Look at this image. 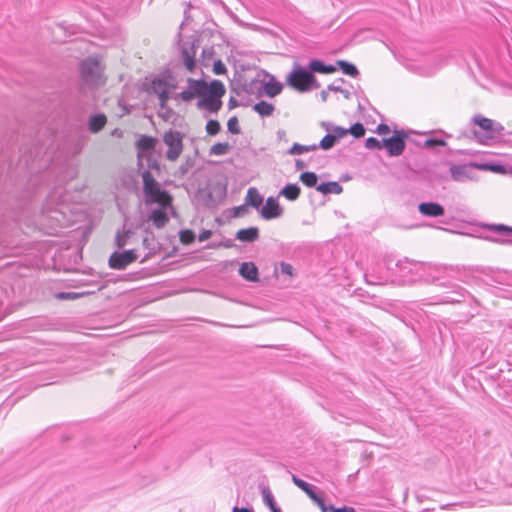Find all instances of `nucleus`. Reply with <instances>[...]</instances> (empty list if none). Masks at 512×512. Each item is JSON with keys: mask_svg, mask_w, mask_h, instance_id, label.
Instances as JSON below:
<instances>
[{"mask_svg": "<svg viewBox=\"0 0 512 512\" xmlns=\"http://www.w3.org/2000/svg\"><path fill=\"white\" fill-rule=\"evenodd\" d=\"M283 213L284 208L280 205L278 199L274 196H269L259 211L261 218L264 220L280 218Z\"/></svg>", "mask_w": 512, "mask_h": 512, "instance_id": "ddd939ff", "label": "nucleus"}, {"mask_svg": "<svg viewBox=\"0 0 512 512\" xmlns=\"http://www.w3.org/2000/svg\"><path fill=\"white\" fill-rule=\"evenodd\" d=\"M375 132L379 135H388L391 132V129L389 125L385 123H380L377 127Z\"/></svg>", "mask_w": 512, "mask_h": 512, "instance_id": "680f3d73", "label": "nucleus"}, {"mask_svg": "<svg viewBox=\"0 0 512 512\" xmlns=\"http://www.w3.org/2000/svg\"><path fill=\"white\" fill-rule=\"evenodd\" d=\"M232 512H254V509L252 507H238V506H234L232 508Z\"/></svg>", "mask_w": 512, "mask_h": 512, "instance_id": "774afa93", "label": "nucleus"}, {"mask_svg": "<svg viewBox=\"0 0 512 512\" xmlns=\"http://www.w3.org/2000/svg\"><path fill=\"white\" fill-rule=\"evenodd\" d=\"M482 227L497 235L506 237L507 239L491 238L496 243H510L512 244V227L505 224H483Z\"/></svg>", "mask_w": 512, "mask_h": 512, "instance_id": "dca6fc26", "label": "nucleus"}, {"mask_svg": "<svg viewBox=\"0 0 512 512\" xmlns=\"http://www.w3.org/2000/svg\"><path fill=\"white\" fill-rule=\"evenodd\" d=\"M187 88L183 90L180 93H176L173 95L174 99H180L183 102H191L195 98L201 99L202 97H205L211 89L212 86V80L210 82H207L205 79H194V78H188L187 79Z\"/></svg>", "mask_w": 512, "mask_h": 512, "instance_id": "7ed1b4c3", "label": "nucleus"}, {"mask_svg": "<svg viewBox=\"0 0 512 512\" xmlns=\"http://www.w3.org/2000/svg\"><path fill=\"white\" fill-rule=\"evenodd\" d=\"M315 74H316L315 72L310 73L307 83L303 89V93L310 92V91L318 89L320 87V83L317 80Z\"/></svg>", "mask_w": 512, "mask_h": 512, "instance_id": "49530a36", "label": "nucleus"}, {"mask_svg": "<svg viewBox=\"0 0 512 512\" xmlns=\"http://www.w3.org/2000/svg\"><path fill=\"white\" fill-rule=\"evenodd\" d=\"M138 259L136 250L114 251L108 259V265L114 270H124L128 265Z\"/></svg>", "mask_w": 512, "mask_h": 512, "instance_id": "1a4fd4ad", "label": "nucleus"}, {"mask_svg": "<svg viewBox=\"0 0 512 512\" xmlns=\"http://www.w3.org/2000/svg\"><path fill=\"white\" fill-rule=\"evenodd\" d=\"M293 270L294 269H293L291 264L286 263V262H281L280 263V271H281L282 274L292 276L293 275Z\"/></svg>", "mask_w": 512, "mask_h": 512, "instance_id": "052dcab7", "label": "nucleus"}, {"mask_svg": "<svg viewBox=\"0 0 512 512\" xmlns=\"http://www.w3.org/2000/svg\"><path fill=\"white\" fill-rule=\"evenodd\" d=\"M19 142V136L12 135L6 142V146L0 151L1 173L6 167V179H8L17 190L24 191L28 196L36 193L37 188L47 180L46 170L48 160L42 159V145L38 138H26L22 136L18 147V161L14 165L11 153L14 152L15 143Z\"/></svg>", "mask_w": 512, "mask_h": 512, "instance_id": "f257e3e1", "label": "nucleus"}, {"mask_svg": "<svg viewBox=\"0 0 512 512\" xmlns=\"http://www.w3.org/2000/svg\"><path fill=\"white\" fill-rule=\"evenodd\" d=\"M200 46V39L198 36L193 37L191 41H185L180 47L181 59L187 71L193 73L197 66L196 52Z\"/></svg>", "mask_w": 512, "mask_h": 512, "instance_id": "6e6552de", "label": "nucleus"}, {"mask_svg": "<svg viewBox=\"0 0 512 512\" xmlns=\"http://www.w3.org/2000/svg\"><path fill=\"white\" fill-rule=\"evenodd\" d=\"M317 149H318V146H316V144L302 145V144L296 142L289 148L287 153L290 155H301L305 152H311V151H315Z\"/></svg>", "mask_w": 512, "mask_h": 512, "instance_id": "c9c22d12", "label": "nucleus"}, {"mask_svg": "<svg viewBox=\"0 0 512 512\" xmlns=\"http://www.w3.org/2000/svg\"><path fill=\"white\" fill-rule=\"evenodd\" d=\"M365 147L369 150H381L384 149V145H382V140H379L376 137H368L365 140Z\"/></svg>", "mask_w": 512, "mask_h": 512, "instance_id": "603ef678", "label": "nucleus"}, {"mask_svg": "<svg viewBox=\"0 0 512 512\" xmlns=\"http://www.w3.org/2000/svg\"><path fill=\"white\" fill-rule=\"evenodd\" d=\"M344 82H345L344 78H338L333 83L328 85V90L333 91V92H339L344 96L345 99H350L351 98L350 91L347 89H344L340 85L336 84V83H344Z\"/></svg>", "mask_w": 512, "mask_h": 512, "instance_id": "ea45409f", "label": "nucleus"}, {"mask_svg": "<svg viewBox=\"0 0 512 512\" xmlns=\"http://www.w3.org/2000/svg\"><path fill=\"white\" fill-rule=\"evenodd\" d=\"M196 235L191 229H182L179 232L180 242L184 245H190L195 241Z\"/></svg>", "mask_w": 512, "mask_h": 512, "instance_id": "79ce46f5", "label": "nucleus"}, {"mask_svg": "<svg viewBox=\"0 0 512 512\" xmlns=\"http://www.w3.org/2000/svg\"><path fill=\"white\" fill-rule=\"evenodd\" d=\"M141 177L143 181V189L159 184V182H157V180L148 169H145L141 172Z\"/></svg>", "mask_w": 512, "mask_h": 512, "instance_id": "a18cd8bd", "label": "nucleus"}, {"mask_svg": "<svg viewBox=\"0 0 512 512\" xmlns=\"http://www.w3.org/2000/svg\"><path fill=\"white\" fill-rule=\"evenodd\" d=\"M256 82L257 80L254 79L250 83H247L244 77L239 75L238 80H232L230 82V91L235 96H240L242 93L251 94L253 93V86Z\"/></svg>", "mask_w": 512, "mask_h": 512, "instance_id": "6ab92c4d", "label": "nucleus"}, {"mask_svg": "<svg viewBox=\"0 0 512 512\" xmlns=\"http://www.w3.org/2000/svg\"><path fill=\"white\" fill-rule=\"evenodd\" d=\"M260 237L259 229L256 226L239 229L235 234V239L243 243H253Z\"/></svg>", "mask_w": 512, "mask_h": 512, "instance_id": "412c9836", "label": "nucleus"}, {"mask_svg": "<svg viewBox=\"0 0 512 512\" xmlns=\"http://www.w3.org/2000/svg\"><path fill=\"white\" fill-rule=\"evenodd\" d=\"M504 127L501 123L494 121L493 130H492V139H494L497 135H500Z\"/></svg>", "mask_w": 512, "mask_h": 512, "instance_id": "69168bd1", "label": "nucleus"}, {"mask_svg": "<svg viewBox=\"0 0 512 512\" xmlns=\"http://www.w3.org/2000/svg\"><path fill=\"white\" fill-rule=\"evenodd\" d=\"M438 285L443 286V287L453 288L452 294L457 295V297L451 296V295L443 296L442 302H444V303H452V304L461 303L463 301V298L465 297V295L469 294L464 288H462L458 284L447 285L444 282H440Z\"/></svg>", "mask_w": 512, "mask_h": 512, "instance_id": "4be33fe9", "label": "nucleus"}, {"mask_svg": "<svg viewBox=\"0 0 512 512\" xmlns=\"http://www.w3.org/2000/svg\"><path fill=\"white\" fill-rule=\"evenodd\" d=\"M310 68L313 72L319 73V74H333L337 71L336 63L333 64H326L323 60L318 58H312L309 61Z\"/></svg>", "mask_w": 512, "mask_h": 512, "instance_id": "b1692460", "label": "nucleus"}, {"mask_svg": "<svg viewBox=\"0 0 512 512\" xmlns=\"http://www.w3.org/2000/svg\"><path fill=\"white\" fill-rule=\"evenodd\" d=\"M408 139V131L404 129H395L392 136L382 139V145H384V149L389 157H398L405 151Z\"/></svg>", "mask_w": 512, "mask_h": 512, "instance_id": "20e7f679", "label": "nucleus"}, {"mask_svg": "<svg viewBox=\"0 0 512 512\" xmlns=\"http://www.w3.org/2000/svg\"><path fill=\"white\" fill-rule=\"evenodd\" d=\"M311 72L313 71L309 63L307 66H302L298 62H294L292 70L286 76L285 83L295 91L303 93V89Z\"/></svg>", "mask_w": 512, "mask_h": 512, "instance_id": "39448f33", "label": "nucleus"}, {"mask_svg": "<svg viewBox=\"0 0 512 512\" xmlns=\"http://www.w3.org/2000/svg\"><path fill=\"white\" fill-rule=\"evenodd\" d=\"M337 141L334 139L333 135L331 133H327L319 142V144H316L318 148L322 150H330L335 146Z\"/></svg>", "mask_w": 512, "mask_h": 512, "instance_id": "37998d69", "label": "nucleus"}, {"mask_svg": "<svg viewBox=\"0 0 512 512\" xmlns=\"http://www.w3.org/2000/svg\"><path fill=\"white\" fill-rule=\"evenodd\" d=\"M331 134L333 135L334 139L338 142L340 139L348 135V131L347 128L335 125Z\"/></svg>", "mask_w": 512, "mask_h": 512, "instance_id": "6e6d98bb", "label": "nucleus"}, {"mask_svg": "<svg viewBox=\"0 0 512 512\" xmlns=\"http://www.w3.org/2000/svg\"><path fill=\"white\" fill-rule=\"evenodd\" d=\"M212 71L216 75H223L227 72V68L221 59H217L213 63Z\"/></svg>", "mask_w": 512, "mask_h": 512, "instance_id": "5fc2aeb1", "label": "nucleus"}, {"mask_svg": "<svg viewBox=\"0 0 512 512\" xmlns=\"http://www.w3.org/2000/svg\"><path fill=\"white\" fill-rule=\"evenodd\" d=\"M227 130L229 133L233 135H237L241 133V129L239 126V120L237 116H232L227 121Z\"/></svg>", "mask_w": 512, "mask_h": 512, "instance_id": "de8ad7c7", "label": "nucleus"}, {"mask_svg": "<svg viewBox=\"0 0 512 512\" xmlns=\"http://www.w3.org/2000/svg\"><path fill=\"white\" fill-rule=\"evenodd\" d=\"M82 80L89 85H98L101 78L100 62L96 58L88 57L80 64Z\"/></svg>", "mask_w": 512, "mask_h": 512, "instance_id": "0eeeda50", "label": "nucleus"}, {"mask_svg": "<svg viewBox=\"0 0 512 512\" xmlns=\"http://www.w3.org/2000/svg\"><path fill=\"white\" fill-rule=\"evenodd\" d=\"M144 161L146 162V166L149 171H150V169H152L159 173L160 163L157 160V158H155V156L153 154L144 156L143 162Z\"/></svg>", "mask_w": 512, "mask_h": 512, "instance_id": "8fccbe9b", "label": "nucleus"}, {"mask_svg": "<svg viewBox=\"0 0 512 512\" xmlns=\"http://www.w3.org/2000/svg\"><path fill=\"white\" fill-rule=\"evenodd\" d=\"M198 155V150H195L194 156H186L185 161L178 167V169L175 171L174 176L177 178H183L185 177L191 168L195 166L196 163V156Z\"/></svg>", "mask_w": 512, "mask_h": 512, "instance_id": "cd10ccee", "label": "nucleus"}, {"mask_svg": "<svg viewBox=\"0 0 512 512\" xmlns=\"http://www.w3.org/2000/svg\"><path fill=\"white\" fill-rule=\"evenodd\" d=\"M144 202L146 205L171 204L172 196L166 189L161 188L160 184L143 189Z\"/></svg>", "mask_w": 512, "mask_h": 512, "instance_id": "9d476101", "label": "nucleus"}, {"mask_svg": "<svg viewBox=\"0 0 512 512\" xmlns=\"http://www.w3.org/2000/svg\"><path fill=\"white\" fill-rule=\"evenodd\" d=\"M471 167L482 169V170H489L494 173L504 174L506 172V166L501 163H495V162H486V163H470Z\"/></svg>", "mask_w": 512, "mask_h": 512, "instance_id": "72a5a7b5", "label": "nucleus"}, {"mask_svg": "<svg viewBox=\"0 0 512 512\" xmlns=\"http://www.w3.org/2000/svg\"><path fill=\"white\" fill-rule=\"evenodd\" d=\"M226 93L225 85L221 80L213 79L210 92L201 99H198L196 106L212 114H217L222 108V97Z\"/></svg>", "mask_w": 512, "mask_h": 512, "instance_id": "f03ea898", "label": "nucleus"}, {"mask_svg": "<svg viewBox=\"0 0 512 512\" xmlns=\"http://www.w3.org/2000/svg\"><path fill=\"white\" fill-rule=\"evenodd\" d=\"M136 146L138 148V169L143 168V159L144 156L153 154V151L156 146V139L152 136L142 135L136 142Z\"/></svg>", "mask_w": 512, "mask_h": 512, "instance_id": "2eb2a0df", "label": "nucleus"}, {"mask_svg": "<svg viewBox=\"0 0 512 512\" xmlns=\"http://www.w3.org/2000/svg\"><path fill=\"white\" fill-rule=\"evenodd\" d=\"M242 102L238 101L235 96H231L228 100V108L230 110L235 109L239 106H241Z\"/></svg>", "mask_w": 512, "mask_h": 512, "instance_id": "338daca9", "label": "nucleus"}, {"mask_svg": "<svg viewBox=\"0 0 512 512\" xmlns=\"http://www.w3.org/2000/svg\"><path fill=\"white\" fill-rule=\"evenodd\" d=\"M215 51L213 47L203 48L201 52V65L204 67L209 66V61L214 57Z\"/></svg>", "mask_w": 512, "mask_h": 512, "instance_id": "09e8293b", "label": "nucleus"}, {"mask_svg": "<svg viewBox=\"0 0 512 512\" xmlns=\"http://www.w3.org/2000/svg\"><path fill=\"white\" fill-rule=\"evenodd\" d=\"M94 293L93 291H85V292H57L55 294V298L58 300H76L81 297L87 296Z\"/></svg>", "mask_w": 512, "mask_h": 512, "instance_id": "e433bc0d", "label": "nucleus"}, {"mask_svg": "<svg viewBox=\"0 0 512 512\" xmlns=\"http://www.w3.org/2000/svg\"><path fill=\"white\" fill-rule=\"evenodd\" d=\"M252 109L260 116V117H270L273 115L275 111V106L272 103H269L265 100H260L256 104L252 106Z\"/></svg>", "mask_w": 512, "mask_h": 512, "instance_id": "c756f323", "label": "nucleus"}, {"mask_svg": "<svg viewBox=\"0 0 512 512\" xmlns=\"http://www.w3.org/2000/svg\"><path fill=\"white\" fill-rule=\"evenodd\" d=\"M145 91L149 94H155L162 92H168V78L164 75H158L152 79L150 85L145 88Z\"/></svg>", "mask_w": 512, "mask_h": 512, "instance_id": "5701e85b", "label": "nucleus"}, {"mask_svg": "<svg viewBox=\"0 0 512 512\" xmlns=\"http://www.w3.org/2000/svg\"><path fill=\"white\" fill-rule=\"evenodd\" d=\"M301 194V188L297 183H287L279 191V196L286 198L289 201H296Z\"/></svg>", "mask_w": 512, "mask_h": 512, "instance_id": "bb28decb", "label": "nucleus"}, {"mask_svg": "<svg viewBox=\"0 0 512 512\" xmlns=\"http://www.w3.org/2000/svg\"><path fill=\"white\" fill-rule=\"evenodd\" d=\"M226 196V187L217 184L211 190L199 189L197 197L207 208H212Z\"/></svg>", "mask_w": 512, "mask_h": 512, "instance_id": "f8f14e48", "label": "nucleus"}, {"mask_svg": "<svg viewBox=\"0 0 512 512\" xmlns=\"http://www.w3.org/2000/svg\"><path fill=\"white\" fill-rule=\"evenodd\" d=\"M469 168H472L469 165H452L450 167L451 177L454 181H464L469 178Z\"/></svg>", "mask_w": 512, "mask_h": 512, "instance_id": "473e14b6", "label": "nucleus"}, {"mask_svg": "<svg viewBox=\"0 0 512 512\" xmlns=\"http://www.w3.org/2000/svg\"><path fill=\"white\" fill-rule=\"evenodd\" d=\"M472 123L483 131L480 133L477 130H473V136L480 144H487L489 140H492L494 120L484 117L481 114H476L472 118Z\"/></svg>", "mask_w": 512, "mask_h": 512, "instance_id": "9b49d317", "label": "nucleus"}, {"mask_svg": "<svg viewBox=\"0 0 512 512\" xmlns=\"http://www.w3.org/2000/svg\"><path fill=\"white\" fill-rule=\"evenodd\" d=\"M212 234H213L212 230H209V229H203V230L199 233V235H198V240H199V242H204V241H206V240L210 239V238H211V236H212Z\"/></svg>", "mask_w": 512, "mask_h": 512, "instance_id": "0e129e2a", "label": "nucleus"}, {"mask_svg": "<svg viewBox=\"0 0 512 512\" xmlns=\"http://www.w3.org/2000/svg\"><path fill=\"white\" fill-rule=\"evenodd\" d=\"M235 246L236 245L234 244L232 239H224V240L220 241L219 243H209L206 246V248H208V249H216V248H220V247L233 248Z\"/></svg>", "mask_w": 512, "mask_h": 512, "instance_id": "864d4df0", "label": "nucleus"}, {"mask_svg": "<svg viewBox=\"0 0 512 512\" xmlns=\"http://www.w3.org/2000/svg\"><path fill=\"white\" fill-rule=\"evenodd\" d=\"M239 275L248 282H259V269L254 262H243L238 269Z\"/></svg>", "mask_w": 512, "mask_h": 512, "instance_id": "a211bd4d", "label": "nucleus"}, {"mask_svg": "<svg viewBox=\"0 0 512 512\" xmlns=\"http://www.w3.org/2000/svg\"><path fill=\"white\" fill-rule=\"evenodd\" d=\"M336 66H337V69H340L342 71V73L347 76L356 78L360 74L356 65L347 60H342V59L336 60Z\"/></svg>", "mask_w": 512, "mask_h": 512, "instance_id": "7c9ffc66", "label": "nucleus"}, {"mask_svg": "<svg viewBox=\"0 0 512 512\" xmlns=\"http://www.w3.org/2000/svg\"><path fill=\"white\" fill-rule=\"evenodd\" d=\"M316 190L323 195L328 194H340L343 191V187L335 181L322 182L316 186Z\"/></svg>", "mask_w": 512, "mask_h": 512, "instance_id": "c85d7f7f", "label": "nucleus"}, {"mask_svg": "<svg viewBox=\"0 0 512 512\" xmlns=\"http://www.w3.org/2000/svg\"><path fill=\"white\" fill-rule=\"evenodd\" d=\"M264 198L255 187H250L245 196L246 205L260 211Z\"/></svg>", "mask_w": 512, "mask_h": 512, "instance_id": "393cba45", "label": "nucleus"}, {"mask_svg": "<svg viewBox=\"0 0 512 512\" xmlns=\"http://www.w3.org/2000/svg\"><path fill=\"white\" fill-rule=\"evenodd\" d=\"M164 76L168 78V92L177 88V83L174 81V77L170 71H167Z\"/></svg>", "mask_w": 512, "mask_h": 512, "instance_id": "e2e57ef3", "label": "nucleus"}, {"mask_svg": "<svg viewBox=\"0 0 512 512\" xmlns=\"http://www.w3.org/2000/svg\"><path fill=\"white\" fill-rule=\"evenodd\" d=\"M263 73L269 78V80L261 81V87L258 89L257 95L259 97L265 95L269 98H274L282 92L283 84L277 81V79L268 72L263 71Z\"/></svg>", "mask_w": 512, "mask_h": 512, "instance_id": "4468645a", "label": "nucleus"}, {"mask_svg": "<svg viewBox=\"0 0 512 512\" xmlns=\"http://www.w3.org/2000/svg\"><path fill=\"white\" fill-rule=\"evenodd\" d=\"M292 482L303 492H305L311 485L310 483L306 482L305 480L299 478L296 475H292Z\"/></svg>", "mask_w": 512, "mask_h": 512, "instance_id": "4d7b16f0", "label": "nucleus"}, {"mask_svg": "<svg viewBox=\"0 0 512 512\" xmlns=\"http://www.w3.org/2000/svg\"><path fill=\"white\" fill-rule=\"evenodd\" d=\"M348 134H351L354 138H362L365 136L366 128L361 122H356L347 128Z\"/></svg>", "mask_w": 512, "mask_h": 512, "instance_id": "a19ab883", "label": "nucleus"}, {"mask_svg": "<svg viewBox=\"0 0 512 512\" xmlns=\"http://www.w3.org/2000/svg\"><path fill=\"white\" fill-rule=\"evenodd\" d=\"M413 261H410L409 259L405 258L404 260H399L396 263V266L399 268V272L402 275H408L412 273L411 265L413 264Z\"/></svg>", "mask_w": 512, "mask_h": 512, "instance_id": "3c124183", "label": "nucleus"}, {"mask_svg": "<svg viewBox=\"0 0 512 512\" xmlns=\"http://www.w3.org/2000/svg\"><path fill=\"white\" fill-rule=\"evenodd\" d=\"M247 207H249V206L246 205V202H244V204H242V205L233 207V209H232L233 216L241 217V216L245 215L248 211Z\"/></svg>", "mask_w": 512, "mask_h": 512, "instance_id": "bf43d9fd", "label": "nucleus"}, {"mask_svg": "<svg viewBox=\"0 0 512 512\" xmlns=\"http://www.w3.org/2000/svg\"><path fill=\"white\" fill-rule=\"evenodd\" d=\"M299 180L303 185L309 188H316L318 186V175L312 171L302 172L299 176Z\"/></svg>", "mask_w": 512, "mask_h": 512, "instance_id": "f704fd0d", "label": "nucleus"}, {"mask_svg": "<svg viewBox=\"0 0 512 512\" xmlns=\"http://www.w3.org/2000/svg\"><path fill=\"white\" fill-rule=\"evenodd\" d=\"M206 132L210 136H215L221 131V124L216 119H209L205 126Z\"/></svg>", "mask_w": 512, "mask_h": 512, "instance_id": "c03bdc74", "label": "nucleus"}, {"mask_svg": "<svg viewBox=\"0 0 512 512\" xmlns=\"http://www.w3.org/2000/svg\"><path fill=\"white\" fill-rule=\"evenodd\" d=\"M148 220L151 221L156 228H163L169 222L166 204L159 205L158 208L153 209L148 215Z\"/></svg>", "mask_w": 512, "mask_h": 512, "instance_id": "aec40b11", "label": "nucleus"}, {"mask_svg": "<svg viewBox=\"0 0 512 512\" xmlns=\"http://www.w3.org/2000/svg\"><path fill=\"white\" fill-rule=\"evenodd\" d=\"M231 149L228 142H218L211 146L209 153L210 155H225Z\"/></svg>", "mask_w": 512, "mask_h": 512, "instance_id": "58836bf2", "label": "nucleus"}, {"mask_svg": "<svg viewBox=\"0 0 512 512\" xmlns=\"http://www.w3.org/2000/svg\"><path fill=\"white\" fill-rule=\"evenodd\" d=\"M183 133L178 130L169 129L163 136V142L168 147L166 158L169 161H176L183 151Z\"/></svg>", "mask_w": 512, "mask_h": 512, "instance_id": "423d86ee", "label": "nucleus"}, {"mask_svg": "<svg viewBox=\"0 0 512 512\" xmlns=\"http://www.w3.org/2000/svg\"><path fill=\"white\" fill-rule=\"evenodd\" d=\"M107 117L104 113L92 114L88 119V130L91 133H99L106 125Z\"/></svg>", "mask_w": 512, "mask_h": 512, "instance_id": "a878e982", "label": "nucleus"}, {"mask_svg": "<svg viewBox=\"0 0 512 512\" xmlns=\"http://www.w3.org/2000/svg\"><path fill=\"white\" fill-rule=\"evenodd\" d=\"M261 493L263 496L264 504L270 509L271 512H282L268 486H262Z\"/></svg>", "mask_w": 512, "mask_h": 512, "instance_id": "2f4dec72", "label": "nucleus"}, {"mask_svg": "<svg viewBox=\"0 0 512 512\" xmlns=\"http://www.w3.org/2000/svg\"><path fill=\"white\" fill-rule=\"evenodd\" d=\"M446 145V141L437 136L428 137L423 141V147L426 149H438L440 147H445Z\"/></svg>", "mask_w": 512, "mask_h": 512, "instance_id": "4c0bfd02", "label": "nucleus"}, {"mask_svg": "<svg viewBox=\"0 0 512 512\" xmlns=\"http://www.w3.org/2000/svg\"><path fill=\"white\" fill-rule=\"evenodd\" d=\"M418 211L425 217H440L445 214V208L438 202L428 201L418 204Z\"/></svg>", "mask_w": 512, "mask_h": 512, "instance_id": "f3484780", "label": "nucleus"}, {"mask_svg": "<svg viewBox=\"0 0 512 512\" xmlns=\"http://www.w3.org/2000/svg\"><path fill=\"white\" fill-rule=\"evenodd\" d=\"M128 242V239L122 235V232L118 230L115 235V245L117 248L121 249L123 248Z\"/></svg>", "mask_w": 512, "mask_h": 512, "instance_id": "13d9d810", "label": "nucleus"}]
</instances>
